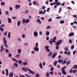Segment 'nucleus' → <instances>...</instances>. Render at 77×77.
Returning a JSON list of instances; mask_svg holds the SVG:
<instances>
[{
    "instance_id": "nucleus-43",
    "label": "nucleus",
    "mask_w": 77,
    "mask_h": 77,
    "mask_svg": "<svg viewBox=\"0 0 77 77\" xmlns=\"http://www.w3.org/2000/svg\"><path fill=\"white\" fill-rule=\"evenodd\" d=\"M60 2H57V6H58V5H60Z\"/></svg>"
},
{
    "instance_id": "nucleus-33",
    "label": "nucleus",
    "mask_w": 77,
    "mask_h": 77,
    "mask_svg": "<svg viewBox=\"0 0 77 77\" xmlns=\"http://www.w3.org/2000/svg\"><path fill=\"white\" fill-rule=\"evenodd\" d=\"M18 53H20L21 52V50L20 49H19L18 50Z\"/></svg>"
},
{
    "instance_id": "nucleus-34",
    "label": "nucleus",
    "mask_w": 77,
    "mask_h": 77,
    "mask_svg": "<svg viewBox=\"0 0 77 77\" xmlns=\"http://www.w3.org/2000/svg\"><path fill=\"white\" fill-rule=\"evenodd\" d=\"M5 52L6 53H8V51H9V49H6L5 50Z\"/></svg>"
},
{
    "instance_id": "nucleus-7",
    "label": "nucleus",
    "mask_w": 77,
    "mask_h": 77,
    "mask_svg": "<svg viewBox=\"0 0 77 77\" xmlns=\"http://www.w3.org/2000/svg\"><path fill=\"white\" fill-rule=\"evenodd\" d=\"M58 63H62L63 62V60H60V59L58 60Z\"/></svg>"
},
{
    "instance_id": "nucleus-3",
    "label": "nucleus",
    "mask_w": 77,
    "mask_h": 77,
    "mask_svg": "<svg viewBox=\"0 0 77 77\" xmlns=\"http://www.w3.org/2000/svg\"><path fill=\"white\" fill-rule=\"evenodd\" d=\"M57 53H54L52 56V59L55 58V57L57 56Z\"/></svg>"
},
{
    "instance_id": "nucleus-9",
    "label": "nucleus",
    "mask_w": 77,
    "mask_h": 77,
    "mask_svg": "<svg viewBox=\"0 0 77 77\" xmlns=\"http://www.w3.org/2000/svg\"><path fill=\"white\" fill-rule=\"evenodd\" d=\"M15 7L16 9H17L19 8H20L21 7V6L20 5H16Z\"/></svg>"
},
{
    "instance_id": "nucleus-11",
    "label": "nucleus",
    "mask_w": 77,
    "mask_h": 77,
    "mask_svg": "<svg viewBox=\"0 0 77 77\" xmlns=\"http://www.w3.org/2000/svg\"><path fill=\"white\" fill-rule=\"evenodd\" d=\"M5 72H6V75L8 76V75H9V71L8 70V69H5Z\"/></svg>"
},
{
    "instance_id": "nucleus-51",
    "label": "nucleus",
    "mask_w": 77,
    "mask_h": 77,
    "mask_svg": "<svg viewBox=\"0 0 77 77\" xmlns=\"http://www.w3.org/2000/svg\"><path fill=\"white\" fill-rule=\"evenodd\" d=\"M66 63V61L65 60L63 62H62V64H65V63Z\"/></svg>"
},
{
    "instance_id": "nucleus-2",
    "label": "nucleus",
    "mask_w": 77,
    "mask_h": 77,
    "mask_svg": "<svg viewBox=\"0 0 77 77\" xmlns=\"http://www.w3.org/2000/svg\"><path fill=\"white\" fill-rule=\"evenodd\" d=\"M3 41L5 46L6 48H8V45H7V44H6L7 43V41L6 40L5 37L3 38Z\"/></svg>"
},
{
    "instance_id": "nucleus-27",
    "label": "nucleus",
    "mask_w": 77,
    "mask_h": 77,
    "mask_svg": "<svg viewBox=\"0 0 77 77\" xmlns=\"http://www.w3.org/2000/svg\"><path fill=\"white\" fill-rule=\"evenodd\" d=\"M70 63H71V61L70 60H69L67 62V65H69V64H70Z\"/></svg>"
},
{
    "instance_id": "nucleus-38",
    "label": "nucleus",
    "mask_w": 77,
    "mask_h": 77,
    "mask_svg": "<svg viewBox=\"0 0 77 77\" xmlns=\"http://www.w3.org/2000/svg\"><path fill=\"white\" fill-rule=\"evenodd\" d=\"M6 15H8L9 14V12L8 11H6L5 12Z\"/></svg>"
},
{
    "instance_id": "nucleus-17",
    "label": "nucleus",
    "mask_w": 77,
    "mask_h": 77,
    "mask_svg": "<svg viewBox=\"0 0 77 77\" xmlns=\"http://www.w3.org/2000/svg\"><path fill=\"white\" fill-rule=\"evenodd\" d=\"M36 21L37 22V23H40V24H41V21L40 20L38 19L36 20Z\"/></svg>"
},
{
    "instance_id": "nucleus-12",
    "label": "nucleus",
    "mask_w": 77,
    "mask_h": 77,
    "mask_svg": "<svg viewBox=\"0 0 77 77\" xmlns=\"http://www.w3.org/2000/svg\"><path fill=\"white\" fill-rule=\"evenodd\" d=\"M57 62H58L57 61V60H55L53 62V64L54 66H56V65H57Z\"/></svg>"
},
{
    "instance_id": "nucleus-29",
    "label": "nucleus",
    "mask_w": 77,
    "mask_h": 77,
    "mask_svg": "<svg viewBox=\"0 0 77 77\" xmlns=\"http://www.w3.org/2000/svg\"><path fill=\"white\" fill-rule=\"evenodd\" d=\"M29 19H28L26 20L25 21V23H29Z\"/></svg>"
},
{
    "instance_id": "nucleus-1",
    "label": "nucleus",
    "mask_w": 77,
    "mask_h": 77,
    "mask_svg": "<svg viewBox=\"0 0 77 77\" xmlns=\"http://www.w3.org/2000/svg\"><path fill=\"white\" fill-rule=\"evenodd\" d=\"M22 70L24 72H27L29 71V72L32 74H35V73L33 71L31 70L30 69H29V68H27L26 67H23L22 68Z\"/></svg>"
},
{
    "instance_id": "nucleus-53",
    "label": "nucleus",
    "mask_w": 77,
    "mask_h": 77,
    "mask_svg": "<svg viewBox=\"0 0 77 77\" xmlns=\"http://www.w3.org/2000/svg\"><path fill=\"white\" fill-rule=\"evenodd\" d=\"M59 49V47L58 46H56V49L57 50Z\"/></svg>"
},
{
    "instance_id": "nucleus-19",
    "label": "nucleus",
    "mask_w": 77,
    "mask_h": 77,
    "mask_svg": "<svg viewBox=\"0 0 77 77\" xmlns=\"http://www.w3.org/2000/svg\"><path fill=\"white\" fill-rule=\"evenodd\" d=\"M74 35V33L73 32H71L69 34V36H72V35Z\"/></svg>"
},
{
    "instance_id": "nucleus-63",
    "label": "nucleus",
    "mask_w": 77,
    "mask_h": 77,
    "mask_svg": "<svg viewBox=\"0 0 77 77\" xmlns=\"http://www.w3.org/2000/svg\"><path fill=\"white\" fill-rule=\"evenodd\" d=\"M51 71H53V70H54V67H51Z\"/></svg>"
},
{
    "instance_id": "nucleus-55",
    "label": "nucleus",
    "mask_w": 77,
    "mask_h": 77,
    "mask_svg": "<svg viewBox=\"0 0 77 77\" xmlns=\"http://www.w3.org/2000/svg\"><path fill=\"white\" fill-rule=\"evenodd\" d=\"M72 27L74 29H76V28L77 27L75 26H72Z\"/></svg>"
},
{
    "instance_id": "nucleus-30",
    "label": "nucleus",
    "mask_w": 77,
    "mask_h": 77,
    "mask_svg": "<svg viewBox=\"0 0 77 77\" xmlns=\"http://www.w3.org/2000/svg\"><path fill=\"white\" fill-rule=\"evenodd\" d=\"M25 18H23L22 20V24H24V23H25Z\"/></svg>"
},
{
    "instance_id": "nucleus-15",
    "label": "nucleus",
    "mask_w": 77,
    "mask_h": 77,
    "mask_svg": "<svg viewBox=\"0 0 77 77\" xmlns=\"http://www.w3.org/2000/svg\"><path fill=\"white\" fill-rule=\"evenodd\" d=\"M39 66L41 69H42V65L41 63L40 62L39 64Z\"/></svg>"
},
{
    "instance_id": "nucleus-59",
    "label": "nucleus",
    "mask_w": 77,
    "mask_h": 77,
    "mask_svg": "<svg viewBox=\"0 0 77 77\" xmlns=\"http://www.w3.org/2000/svg\"><path fill=\"white\" fill-rule=\"evenodd\" d=\"M50 8H47V10H46V11H47V12H49V11H50Z\"/></svg>"
},
{
    "instance_id": "nucleus-16",
    "label": "nucleus",
    "mask_w": 77,
    "mask_h": 77,
    "mask_svg": "<svg viewBox=\"0 0 77 77\" xmlns=\"http://www.w3.org/2000/svg\"><path fill=\"white\" fill-rule=\"evenodd\" d=\"M13 75H14V73H13L10 72L9 74V77H12Z\"/></svg>"
},
{
    "instance_id": "nucleus-47",
    "label": "nucleus",
    "mask_w": 77,
    "mask_h": 77,
    "mask_svg": "<svg viewBox=\"0 0 77 77\" xmlns=\"http://www.w3.org/2000/svg\"><path fill=\"white\" fill-rule=\"evenodd\" d=\"M46 75L47 77H49V73L47 72L46 74Z\"/></svg>"
},
{
    "instance_id": "nucleus-49",
    "label": "nucleus",
    "mask_w": 77,
    "mask_h": 77,
    "mask_svg": "<svg viewBox=\"0 0 77 77\" xmlns=\"http://www.w3.org/2000/svg\"><path fill=\"white\" fill-rule=\"evenodd\" d=\"M50 75H51V74H52V75H53V74H54V73H53V72L51 71V72H50Z\"/></svg>"
},
{
    "instance_id": "nucleus-61",
    "label": "nucleus",
    "mask_w": 77,
    "mask_h": 77,
    "mask_svg": "<svg viewBox=\"0 0 77 77\" xmlns=\"http://www.w3.org/2000/svg\"><path fill=\"white\" fill-rule=\"evenodd\" d=\"M69 43L70 44H71V43H72V41H71V39H69Z\"/></svg>"
},
{
    "instance_id": "nucleus-45",
    "label": "nucleus",
    "mask_w": 77,
    "mask_h": 77,
    "mask_svg": "<svg viewBox=\"0 0 77 77\" xmlns=\"http://www.w3.org/2000/svg\"><path fill=\"white\" fill-rule=\"evenodd\" d=\"M17 40L18 41H19V42H21V39L20 38H19Z\"/></svg>"
},
{
    "instance_id": "nucleus-41",
    "label": "nucleus",
    "mask_w": 77,
    "mask_h": 77,
    "mask_svg": "<svg viewBox=\"0 0 77 77\" xmlns=\"http://www.w3.org/2000/svg\"><path fill=\"white\" fill-rule=\"evenodd\" d=\"M46 50L47 52H50V50L49 48L46 49Z\"/></svg>"
},
{
    "instance_id": "nucleus-20",
    "label": "nucleus",
    "mask_w": 77,
    "mask_h": 77,
    "mask_svg": "<svg viewBox=\"0 0 77 77\" xmlns=\"http://www.w3.org/2000/svg\"><path fill=\"white\" fill-rule=\"evenodd\" d=\"M66 68V66H65L63 67V68L61 69V71H65V69Z\"/></svg>"
},
{
    "instance_id": "nucleus-28",
    "label": "nucleus",
    "mask_w": 77,
    "mask_h": 77,
    "mask_svg": "<svg viewBox=\"0 0 77 77\" xmlns=\"http://www.w3.org/2000/svg\"><path fill=\"white\" fill-rule=\"evenodd\" d=\"M18 63L19 64H21V63H23V62L21 61V60H20L18 61Z\"/></svg>"
},
{
    "instance_id": "nucleus-40",
    "label": "nucleus",
    "mask_w": 77,
    "mask_h": 77,
    "mask_svg": "<svg viewBox=\"0 0 77 77\" xmlns=\"http://www.w3.org/2000/svg\"><path fill=\"white\" fill-rule=\"evenodd\" d=\"M77 72V70L76 69H74L73 70L72 72L73 73H75Z\"/></svg>"
},
{
    "instance_id": "nucleus-14",
    "label": "nucleus",
    "mask_w": 77,
    "mask_h": 77,
    "mask_svg": "<svg viewBox=\"0 0 77 77\" xmlns=\"http://www.w3.org/2000/svg\"><path fill=\"white\" fill-rule=\"evenodd\" d=\"M17 26H18V27H19V26H20V25L21 24V21H18L17 22Z\"/></svg>"
},
{
    "instance_id": "nucleus-64",
    "label": "nucleus",
    "mask_w": 77,
    "mask_h": 77,
    "mask_svg": "<svg viewBox=\"0 0 77 77\" xmlns=\"http://www.w3.org/2000/svg\"><path fill=\"white\" fill-rule=\"evenodd\" d=\"M39 74H37L35 77H39Z\"/></svg>"
},
{
    "instance_id": "nucleus-36",
    "label": "nucleus",
    "mask_w": 77,
    "mask_h": 77,
    "mask_svg": "<svg viewBox=\"0 0 77 77\" xmlns=\"http://www.w3.org/2000/svg\"><path fill=\"white\" fill-rule=\"evenodd\" d=\"M64 20H61L60 22V24H63V23H64Z\"/></svg>"
},
{
    "instance_id": "nucleus-56",
    "label": "nucleus",
    "mask_w": 77,
    "mask_h": 77,
    "mask_svg": "<svg viewBox=\"0 0 77 77\" xmlns=\"http://www.w3.org/2000/svg\"><path fill=\"white\" fill-rule=\"evenodd\" d=\"M72 17H74V18H76L77 17V15H72Z\"/></svg>"
},
{
    "instance_id": "nucleus-39",
    "label": "nucleus",
    "mask_w": 77,
    "mask_h": 77,
    "mask_svg": "<svg viewBox=\"0 0 77 77\" xmlns=\"http://www.w3.org/2000/svg\"><path fill=\"white\" fill-rule=\"evenodd\" d=\"M49 48V46H46L45 47V49H48Z\"/></svg>"
},
{
    "instance_id": "nucleus-44",
    "label": "nucleus",
    "mask_w": 77,
    "mask_h": 77,
    "mask_svg": "<svg viewBox=\"0 0 77 77\" xmlns=\"http://www.w3.org/2000/svg\"><path fill=\"white\" fill-rule=\"evenodd\" d=\"M0 30L1 31V32H3V31H4V29L1 28L0 29Z\"/></svg>"
},
{
    "instance_id": "nucleus-58",
    "label": "nucleus",
    "mask_w": 77,
    "mask_h": 77,
    "mask_svg": "<svg viewBox=\"0 0 77 77\" xmlns=\"http://www.w3.org/2000/svg\"><path fill=\"white\" fill-rule=\"evenodd\" d=\"M46 8V7H45V6H42V9H44Z\"/></svg>"
},
{
    "instance_id": "nucleus-4",
    "label": "nucleus",
    "mask_w": 77,
    "mask_h": 77,
    "mask_svg": "<svg viewBox=\"0 0 77 77\" xmlns=\"http://www.w3.org/2000/svg\"><path fill=\"white\" fill-rule=\"evenodd\" d=\"M33 35L34 36L37 37L38 35V32L36 31L34 32H33Z\"/></svg>"
},
{
    "instance_id": "nucleus-23",
    "label": "nucleus",
    "mask_w": 77,
    "mask_h": 77,
    "mask_svg": "<svg viewBox=\"0 0 77 77\" xmlns=\"http://www.w3.org/2000/svg\"><path fill=\"white\" fill-rule=\"evenodd\" d=\"M13 65H14V66L15 67H16V68H17V67H18V65L17 63H14V64Z\"/></svg>"
},
{
    "instance_id": "nucleus-42",
    "label": "nucleus",
    "mask_w": 77,
    "mask_h": 77,
    "mask_svg": "<svg viewBox=\"0 0 77 77\" xmlns=\"http://www.w3.org/2000/svg\"><path fill=\"white\" fill-rule=\"evenodd\" d=\"M11 56H12V54L9 53V54H8V57H11Z\"/></svg>"
},
{
    "instance_id": "nucleus-62",
    "label": "nucleus",
    "mask_w": 77,
    "mask_h": 77,
    "mask_svg": "<svg viewBox=\"0 0 77 77\" xmlns=\"http://www.w3.org/2000/svg\"><path fill=\"white\" fill-rule=\"evenodd\" d=\"M53 40H55V41H56V36L54 37L53 38Z\"/></svg>"
},
{
    "instance_id": "nucleus-31",
    "label": "nucleus",
    "mask_w": 77,
    "mask_h": 77,
    "mask_svg": "<svg viewBox=\"0 0 77 77\" xmlns=\"http://www.w3.org/2000/svg\"><path fill=\"white\" fill-rule=\"evenodd\" d=\"M51 55H52V52H50L49 53L48 56H49V57H50V56H51Z\"/></svg>"
},
{
    "instance_id": "nucleus-60",
    "label": "nucleus",
    "mask_w": 77,
    "mask_h": 77,
    "mask_svg": "<svg viewBox=\"0 0 77 77\" xmlns=\"http://www.w3.org/2000/svg\"><path fill=\"white\" fill-rule=\"evenodd\" d=\"M25 75L26 76V77H30V76H29V75L28 74H25Z\"/></svg>"
},
{
    "instance_id": "nucleus-52",
    "label": "nucleus",
    "mask_w": 77,
    "mask_h": 77,
    "mask_svg": "<svg viewBox=\"0 0 77 77\" xmlns=\"http://www.w3.org/2000/svg\"><path fill=\"white\" fill-rule=\"evenodd\" d=\"M35 47H38V43H35Z\"/></svg>"
},
{
    "instance_id": "nucleus-10",
    "label": "nucleus",
    "mask_w": 77,
    "mask_h": 77,
    "mask_svg": "<svg viewBox=\"0 0 77 77\" xmlns=\"http://www.w3.org/2000/svg\"><path fill=\"white\" fill-rule=\"evenodd\" d=\"M62 73L63 75H66L67 73L65 72V70H61Z\"/></svg>"
},
{
    "instance_id": "nucleus-48",
    "label": "nucleus",
    "mask_w": 77,
    "mask_h": 77,
    "mask_svg": "<svg viewBox=\"0 0 77 77\" xmlns=\"http://www.w3.org/2000/svg\"><path fill=\"white\" fill-rule=\"evenodd\" d=\"M5 24H3L1 26V27H5Z\"/></svg>"
},
{
    "instance_id": "nucleus-57",
    "label": "nucleus",
    "mask_w": 77,
    "mask_h": 77,
    "mask_svg": "<svg viewBox=\"0 0 77 77\" xmlns=\"http://www.w3.org/2000/svg\"><path fill=\"white\" fill-rule=\"evenodd\" d=\"M13 9V8H12L11 7H10L9 8V9H10V11H11Z\"/></svg>"
},
{
    "instance_id": "nucleus-35",
    "label": "nucleus",
    "mask_w": 77,
    "mask_h": 77,
    "mask_svg": "<svg viewBox=\"0 0 77 77\" xmlns=\"http://www.w3.org/2000/svg\"><path fill=\"white\" fill-rule=\"evenodd\" d=\"M55 45L57 46H59V45H60V44L57 42L55 44Z\"/></svg>"
},
{
    "instance_id": "nucleus-21",
    "label": "nucleus",
    "mask_w": 77,
    "mask_h": 77,
    "mask_svg": "<svg viewBox=\"0 0 77 77\" xmlns=\"http://www.w3.org/2000/svg\"><path fill=\"white\" fill-rule=\"evenodd\" d=\"M8 38H10L11 37V32H9L8 33Z\"/></svg>"
},
{
    "instance_id": "nucleus-37",
    "label": "nucleus",
    "mask_w": 77,
    "mask_h": 77,
    "mask_svg": "<svg viewBox=\"0 0 77 77\" xmlns=\"http://www.w3.org/2000/svg\"><path fill=\"white\" fill-rule=\"evenodd\" d=\"M25 13L26 14H27L29 13V11L28 10H26V11H25Z\"/></svg>"
},
{
    "instance_id": "nucleus-50",
    "label": "nucleus",
    "mask_w": 77,
    "mask_h": 77,
    "mask_svg": "<svg viewBox=\"0 0 77 77\" xmlns=\"http://www.w3.org/2000/svg\"><path fill=\"white\" fill-rule=\"evenodd\" d=\"M8 33V32L6 31V32L4 34V36H6L7 35V33Z\"/></svg>"
},
{
    "instance_id": "nucleus-8",
    "label": "nucleus",
    "mask_w": 77,
    "mask_h": 77,
    "mask_svg": "<svg viewBox=\"0 0 77 77\" xmlns=\"http://www.w3.org/2000/svg\"><path fill=\"white\" fill-rule=\"evenodd\" d=\"M8 23H12V20L11 18L8 17Z\"/></svg>"
},
{
    "instance_id": "nucleus-26",
    "label": "nucleus",
    "mask_w": 77,
    "mask_h": 77,
    "mask_svg": "<svg viewBox=\"0 0 77 77\" xmlns=\"http://www.w3.org/2000/svg\"><path fill=\"white\" fill-rule=\"evenodd\" d=\"M57 42H58V43L60 44L62 42V41L61 40H59V41H57Z\"/></svg>"
},
{
    "instance_id": "nucleus-24",
    "label": "nucleus",
    "mask_w": 77,
    "mask_h": 77,
    "mask_svg": "<svg viewBox=\"0 0 77 77\" xmlns=\"http://www.w3.org/2000/svg\"><path fill=\"white\" fill-rule=\"evenodd\" d=\"M36 3H37L36 1H35L32 2L33 5H34L35 6L36 5Z\"/></svg>"
},
{
    "instance_id": "nucleus-5",
    "label": "nucleus",
    "mask_w": 77,
    "mask_h": 77,
    "mask_svg": "<svg viewBox=\"0 0 77 77\" xmlns=\"http://www.w3.org/2000/svg\"><path fill=\"white\" fill-rule=\"evenodd\" d=\"M3 45H2L1 46V50H0V51L1 52H2V51H3V50H5V49L4 48H3Z\"/></svg>"
},
{
    "instance_id": "nucleus-54",
    "label": "nucleus",
    "mask_w": 77,
    "mask_h": 77,
    "mask_svg": "<svg viewBox=\"0 0 77 77\" xmlns=\"http://www.w3.org/2000/svg\"><path fill=\"white\" fill-rule=\"evenodd\" d=\"M43 11H40L39 12V14H43Z\"/></svg>"
},
{
    "instance_id": "nucleus-46",
    "label": "nucleus",
    "mask_w": 77,
    "mask_h": 77,
    "mask_svg": "<svg viewBox=\"0 0 77 77\" xmlns=\"http://www.w3.org/2000/svg\"><path fill=\"white\" fill-rule=\"evenodd\" d=\"M65 50H66V51H69V49H68V47H67L66 48H65Z\"/></svg>"
},
{
    "instance_id": "nucleus-18",
    "label": "nucleus",
    "mask_w": 77,
    "mask_h": 77,
    "mask_svg": "<svg viewBox=\"0 0 77 77\" xmlns=\"http://www.w3.org/2000/svg\"><path fill=\"white\" fill-rule=\"evenodd\" d=\"M23 65L24 66H25V65H28V63H27V62L25 61L23 63Z\"/></svg>"
},
{
    "instance_id": "nucleus-6",
    "label": "nucleus",
    "mask_w": 77,
    "mask_h": 77,
    "mask_svg": "<svg viewBox=\"0 0 77 77\" xmlns=\"http://www.w3.org/2000/svg\"><path fill=\"white\" fill-rule=\"evenodd\" d=\"M34 50L35 51H39V48L38 47H35L34 48Z\"/></svg>"
},
{
    "instance_id": "nucleus-22",
    "label": "nucleus",
    "mask_w": 77,
    "mask_h": 77,
    "mask_svg": "<svg viewBox=\"0 0 77 77\" xmlns=\"http://www.w3.org/2000/svg\"><path fill=\"white\" fill-rule=\"evenodd\" d=\"M46 36H48V35H50V32L48 31H46Z\"/></svg>"
},
{
    "instance_id": "nucleus-32",
    "label": "nucleus",
    "mask_w": 77,
    "mask_h": 77,
    "mask_svg": "<svg viewBox=\"0 0 77 77\" xmlns=\"http://www.w3.org/2000/svg\"><path fill=\"white\" fill-rule=\"evenodd\" d=\"M73 67L75 68V69H77V65H74L73 66Z\"/></svg>"
},
{
    "instance_id": "nucleus-13",
    "label": "nucleus",
    "mask_w": 77,
    "mask_h": 77,
    "mask_svg": "<svg viewBox=\"0 0 77 77\" xmlns=\"http://www.w3.org/2000/svg\"><path fill=\"white\" fill-rule=\"evenodd\" d=\"M48 42L50 44H52L53 43V42L52 41V38L50 39V40L48 41Z\"/></svg>"
},
{
    "instance_id": "nucleus-25",
    "label": "nucleus",
    "mask_w": 77,
    "mask_h": 77,
    "mask_svg": "<svg viewBox=\"0 0 77 77\" xmlns=\"http://www.w3.org/2000/svg\"><path fill=\"white\" fill-rule=\"evenodd\" d=\"M1 5L2 6H5V3L4 2H1Z\"/></svg>"
}]
</instances>
